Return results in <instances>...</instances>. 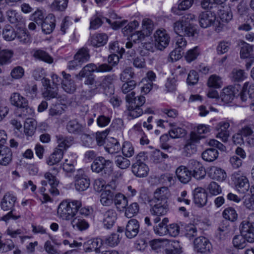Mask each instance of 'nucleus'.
<instances>
[{"label": "nucleus", "mask_w": 254, "mask_h": 254, "mask_svg": "<svg viewBox=\"0 0 254 254\" xmlns=\"http://www.w3.org/2000/svg\"><path fill=\"white\" fill-rule=\"evenodd\" d=\"M104 148L110 154L118 153L121 150L119 142L114 138L109 141Z\"/></svg>", "instance_id": "obj_48"}, {"label": "nucleus", "mask_w": 254, "mask_h": 254, "mask_svg": "<svg viewBox=\"0 0 254 254\" xmlns=\"http://www.w3.org/2000/svg\"><path fill=\"white\" fill-rule=\"evenodd\" d=\"M209 175L212 179L221 182L224 181L227 177L226 173L223 169L215 166L210 168Z\"/></svg>", "instance_id": "obj_39"}, {"label": "nucleus", "mask_w": 254, "mask_h": 254, "mask_svg": "<svg viewBox=\"0 0 254 254\" xmlns=\"http://www.w3.org/2000/svg\"><path fill=\"white\" fill-rule=\"evenodd\" d=\"M242 59H254V51L252 45L246 42L242 43L240 52Z\"/></svg>", "instance_id": "obj_41"}, {"label": "nucleus", "mask_w": 254, "mask_h": 254, "mask_svg": "<svg viewBox=\"0 0 254 254\" xmlns=\"http://www.w3.org/2000/svg\"><path fill=\"white\" fill-rule=\"evenodd\" d=\"M200 139V136L195 132H191L190 137L187 140L184 146V149L188 154H193L196 151V144L199 142Z\"/></svg>", "instance_id": "obj_21"}, {"label": "nucleus", "mask_w": 254, "mask_h": 254, "mask_svg": "<svg viewBox=\"0 0 254 254\" xmlns=\"http://www.w3.org/2000/svg\"><path fill=\"white\" fill-rule=\"evenodd\" d=\"M72 218L71 224L74 229L82 231L88 228L89 226L88 223L81 217L76 216Z\"/></svg>", "instance_id": "obj_37"}, {"label": "nucleus", "mask_w": 254, "mask_h": 254, "mask_svg": "<svg viewBox=\"0 0 254 254\" xmlns=\"http://www.w3.org/2000/svg\"><path fill=\"white\" fill-rule=\"evenodd\" d=\"M103 223L104 227L108 229H111L114 225L117 218V213L114 209H109L103 214Z\"/></svg>", "instance_id": "obj_31"}, {"label": "nucleus", "mask_w": 254, "mask_h": 254, "mask_svg": "<svg viewBox=\"0 0 254 254\" xmlns=\"http://www.w3.org/2000/svg\"><path fill=\"white\" fill-rule=\"evenodd\" d=\"M74 187L78 191H83L87 190L90 186V180L85 175L84 171L79 169L74 176Z\"/></svg>", "instance_id": "obj_8"}, {"label": "nucleus", "mask_w": 254, "mask_h": 254, "mask_svg": "<svg viewBox=\"0 0 254 254\" xmlns=\"http://www.w3.org/2000/svg\"><path fill=\"white\" fill-rule=\"evenodd\" d=\"M17 197L13 193L7 192L5 193L0 202V207L3 211H9L1 218L3 221H8L10 219L17 220L20 218V215H16L13 213L14 210Z\"/></svg>", "instance_id": "obj_4"}, {"label": "nucleus", "mask_w": 254, "mask_h": 254, "mask_svg": "<svg viewBox=\"0 0 254 254\" xmlns=\"http://www.w3.org/2000/svg\"><path fill=\"white\" fill-rule=\"evenodd\" d=\"M31 54L35 59L47 63L51 64L53 62L52 57L47 52L42 49H33Z\"/></svg>", "instance_id": "obj_38"}, {"label": "nucleus", "mask_w": 254, "mask_h": 254, "mask_svg": "<svg viewBox=\"0 0 254 254\" xmlns=\"http://www.w3.org/2000/svg\"><path fill=\"white\" fill-rule=\"evenodd\" d=\"M74 58L81 64L87 62L90 58L89 50L86 47L80 48L74 55Z\"/></svg>", "instance_id": "obj_52"}, {"label": "nucleus", "mask_w": 254, "mask_h": 254, "mask_svg": "<svg viewBox=\"0 0 254 254\" xmlns=\"http://www.w3.org/2000/svg\"><path fill=\"white\" fill-rule=\"evenodd\" d=\"M194 15L188 13L183 16L173 24L175 32L178 35H184L188 37H194L197 34L196 28L190 22L194 19Z\"/></svg>", "instance_id": "obj_2"}, {"label": "nucleus", "mask_w": 254, "mask_h": 254, "mask_svg": "<svg viewBox=\"0 0 254 254\" xmlns=\"http://www.w3.org/2000/svg\"><path fill=\"white\" fill-rule=\"evenodd\" d=\"M56 26V18L55 16L49 14L42 23V29L46 34H49L54 30Z\"/></svg>", "instance_id": "obj_28"}, {"label": "nucleus", "mask_w": 254, "mask_h": 254, "mask_svg": "<svg viewBox=\"0 0 254 254\" xmlns=\"http://www.w3.org/2000/svg\"><path fill=\"white\" fill-rule=\"evenodd\" d=\"M131 169L133 174L139 178L146 177L149 171V168L145 163H134L132 165Z\"/></svg>", "instance_id": "obj_34"}, {"label": "nucleus", "mask_w": 254, "mask_h": 254, "mask_svg": "<svg viewBox=\"0 0 254 254\" xmlns=\"http://www.w3.org/2000/svg\"><path fill=\"white\" fill-rule=\"evenodd\" d=\"M109 50L111 53L119 55L122 57L125 53L124 44L118 41L110 42L109 45Z\"/></svg>", "instance_id": "obj_43"}, {"label": "nucleus", "mask_w": 254, "mask_h": 254, "mask_svg": "<svg viewBox=\"0 0 254 254\" xmlns=\"http://www.w3.org/2000/svg\"><path fill=\"white\" fill-rule=\"evenodd\" d=\"M191 164L192 165V175L197 180L201 179L206 175V172L202 165L199 162L195 160L191 161Z\"/></svg>", "instance_id": "obj_35"}, {"label": "nucleus", "mask_w": 254, "mask_h": 254, "mask_svg": "<svg viewBox=\"0 0 254 254\" xmlns=\"http://www.w3.org/2000/svg\"><path fill=\"white\" fill-rule=\"evenodd\" d=\"M176 174L178 179L183 184L188 183L191 179L192 173L187 167L181 165L177 168Z\"/></svg>", "instance_id": "obj_27"}, {"label": "nucleus", "mask_w": 254, "mask_h": 254, "mask_svg": "<svg viewBox=\"0 0 254 254\" xmlns=\"http://www.w3.org/2000/svg\"><path fill=\"white\" fill-rule=\"evenodd\" d=\"M56 138L58 143V146L56 148H60L64 153L72 145L73 141L72 137L62 134L56 135Z\"/></svg>", "instance_id": "obj_25"}, {"label": "nucleus", "mask_w": 254, "mask_h": 254, "mask_svg": "<svg viewBox=\"0 0 254 254\" xmlns=\"http://www.w3.org/2000/svg\"><path fill=\"white\" fill-rule=\"evenodd\" d=\"M216 15L214 12L210 11H205L201 12L198 16V21L201 27L206 28L210 27L215 22Z\"/></svg>", "instance_id": "obj_16"}, {"label": "nucleus", "mask_w": 254, "mask_h": 254, "mask_svg": "<svg viewBox=\"0 0 254 254\" xmlns=\"http://www.w3.org/2000/svg\"><path fill=\"white\" fill-rule=\"evenodd\" d=\"M116 76L113 74L105 76L100 81V84L96 87V90L100 93H103L106 95L112 94L113 93V82L116 79Z\"/></svg>", "instance_id": "obj_9"}, {"label": "nucleus", "mask_w": 254, "mask_h": 254, "mask_svg": "<svg viewBox=\"0 0 254 254\" xmlns=\"http://www.w3.org/2000/svg\"><path fill=\"white\" fill-rule=\"evenodd\" d=\"M32 232L34 234L45 235L49 239H52V235L48 232L47 229L40 225L32 224L31 226Z\"/></svg>", "instance_id": "obj_61"}, {"label": "nucleus", "mask_w": 254, "mask_h": 254, "mask_svg": "<svg viewBox=\"0 0 254 254\" xmlns=\"http://www.w3.org/2000/svg\"><path fill=\"white\" fill-rule=\"evenodd\" d=\"M95 70V65L94 64H89L85 66L76 76L77 78L86 77L87 78L85 84L93 85L95 81L93 74Z\"/></svg>", "instance_id": "obj_15"}, {"label": "nucleus", "mask_w": 254, "mask_h": 254, "mask_svg": "<svg viewBox=\"0 0 254 254\" xmlns=\"http://www.w3.org/2000/svg\"><path fill=\"white\" fill-rule=\"evenodd\" d=\"M68 0H54L51 5L53 11H64L67 6Z\"/></svg>", "instance_id": "obj_60"}, {"label": "nucleus", "mask_w": 254, "mask_h": 254, "mask_svg": "<svg viewBox=\"0 0 254 254\" xmlns=\"http://www.w3.org/2000/svg\"><path fill=\"white\" fill-rule=\"evenodd\" d=\"M134 91L127 94L126 96V100L127 105L132 106L137 108H141L145 103V98L142 95L135 96Z\"/></svg>", "instance_id": "obj_24"}, {"label": "nucleus", "mask_w": 254, "mask_h": 254, "mask_svg": "<svg viewBox=\"0 0 254 254\" xmlns=\"http://www.w3.org/2000/svg\"><path fill=\"white\" fill-rule=\"evenodd\" d=\"M247 240L245 237L241 234L239 235L235 236L233 239L234 246L239 249L244 248L247 245Z\"/></svg>", "instance_id": "obj_63"}, {"label": "nucleus", "mask_w": 254, "mask_h": 254, "mask_svg": "<svg viewBox=\"0 0 254 254\" xmlns=\"http://www.w3.org/2000/svg\"><path fill=\"white\" fill-rule=\"evenodd\" d=\"M76 154H72L64 159L63 169L65 172L71 173L74 171V166L76 163Z\"/></svg>", "instance_id": "obj_40"}, {"label": "nucleus", "mask_w": 254, "mask_h": 254, "mask_svg": "<svg viewBox=\"0 0 254 254\" xmlns=\"http://www.w3.org/2000/svg\"><path fill=\"white\" fill-rule=\"evenodd\" d=\"M230 77L234 82H241L247 78V74L242 69H234L230 73Z\"/></svg>", "instance_id": "obj_56"}, {"label": "nucleus", "mask_w": 254, "mask_h": 254, "mask_svg": "<svg viewBox=\"0 0 254 254\" xmlns=\"http://www.w3.org/2000/svg\"><path fill=\"white\" fill-rule=\"evenodd\" d=\"M154 29L153 22L149 18H144L142 21V31L144 33L147 38L152 33Z\"/></svg>", "instance_id": "obj_54"}, {"label": "nucleus", "mask_w": 254, "mask_h": 254, "mask_svg": "<svg viewBox=\"0 0 254 254\" xmlns=\"http://www.w3.org/2000/svg\"><path fill=\"white\" fill-rule=\"evenodd\" d=\"M64 153L60 148H55L53 152L46 159V162L49 166L58 164L63 157Z\"/></svg>", "instance_id": "obj_30"}, {"label": "nucleus", "mask_w": 254, "mask_h": 254, "mask_svg": "<svg viewBox=\"0 0 254 254\" xmlns=\"http://www.w3.org/2000/svg\"><path fill=\"white\" fill-rule=\"evenodd\" d=\"M207 200V193L202 188H197L193 191V201L198 207L205 205Z\"/></svg>", "instance_id": "obj_22"}, {"label": "nucleus", "mask_w": 254, "mask_h": 254, "mask_svg": "<svg viewBox=\"0 0 254 254\" xmlns=\"http://www.w3.org/2000/svg\"><path fill=\"white\" fill-rule=\"evenodd\" d=\"M11 104L18 108L29 110L30 113H32L33 110L28 107V102L27 99L22 96L19 93L15 92L11 94L10 98Z\"/></svg>", "instance_id": "obj_17"}, {"label": "nucleus", "mask_w": 254, "mask_h": 254, "mask_svg": "<svg viewBox=\"0 0 254 254\" xmlns=\"http://www.w3.org/2000/svg\"><path fill=\"white\" fill-rule=\"evenodd\" d=\"M96 186H98L97 190L101 191L100 195V202L102 205L110 206L114 202V194L112 190H115L116 185L115 181H111L106 185L105 181L103 179L96 180Z\"/></svg>", "instance_id": "obj_3"}, {"label": "nucleus", "mask_w": 254, "mask_h": 254, "mask_svg": "<svg viewBox=\"0 0 254 254\" xmlns=\"http://www.w3.org/2000/svg\"><path fill=\"white\" fill-rule=\"evenodd\" d=\"M223 217L226 220L231 222L235 221L238 218V214L234 208L228 207L223 211Z\"/></svg>", "instance_id": "obj_58"}, {"label": "nucleus", "mask_w": 254, "mask_h": 254, "mask_svg": "<svg viewBox=\"0 0 254 254\" xmlns=\"http://www.w3.org/2000/svg\"><path fill=\"white\" fill-rule=\"evenodd\" d=\"M44 177L46 179L48 180L49 183L51 186L49 189L50 193L53 196H56L60 194V191L57 188L59 184V181L57 179L56 176H54L50 173H46L44 175Z\"/></svg>", "instance_id": "obj_32"}, {"label": "nucleus", "mask_w": 254, "mask_h": 254, "mask_svg": "<svg viewBox=\"0 0 254 254\" xmlns=\"http://www.w3.org/2000/svg\"><path fill=\"white\" fill-rule=\"evenodd\" d=\"M139 230V223L138 221L132 219L129 220L125 228V235L129 239H132L137 236Z\"/></svg>", "instance_id": "obj_20"}, {"label": "nucleus", "mask_w": 254, "mask_h": 254, "mask_svg": "<svg viewBox=\"0 0 254 254\" xmlns=\"http://www.w3.org/2000/svg\"><path fill=\"white\" fill-rule=\"evenodd\" d=\"M12 50L4 49L0 51V65H6L11 62V59L13 56Z\"/></svg>", "instance_id": "obj_44"}, {"label": "nucleus", "mask_w": 254, "mask_h": 254, "mask_svg": "<svg viewBox=\"0 0 254 254\" xmlns=\"http://www.w3.org/2000/svg\"><path fill=\"white\" fill-rule=\"evenodd\" d=\"M113 163L103 157L96 158V173H100L104 178H108L113 171Z\"/></svg>", "instance_id": "obj_6"}, {"label": "nucleus", "mask_w": 254, "mask_h": 254, "mask_svg": "<svg viewBox=\"0 0 254 254\" xmlns=\"http://www.w3.org/2000/svg\"><path fill=\"white\" fill-rule=\"evenodd\" d=\"M127 110L125 114L128 120H133L141 116L143 111L141 108H137L133 107L132 105H127Z\"/></svg>", "instance_id": "obj_42"}, {"label": "nucleus", "mask_w": 254, "mask_h": 254, "mask_svg": "<svg viewBox=\"0 0 254 254\" xmlns=\"http://www.w3.org/2000/svg\"><path fill=\"white\" fill-rule=\"evenodd\" d=\"M2 35L5 40L11 41L15 39L16 31L11 26L7 25L3 30Z\"/></svg>", "instance_id": "obj_59"}, {"label": "nucleus", "mask_w": 254, "mask_h": 254, "mask_svg": "<svg viewBox=\"0 0 254 254\" xmlns=\"http://www.w3.org/2000/svg\"><path fill=\"white\" fill-rule=\"evenodd\" d=\"M168 155L159 150L153 151L150 155V160L154 163L157 164L162 162L164 159L168 158Z\"/></svg>", "instance_id": "obj_50"}, {"label": "nucleus", "mask_w": 254, "mask_h": 254, "mask_svg": "<svg viewBox=\"0 0 254 254\" xmlns=\"http://www.w3.org/2000/svg\"><path fill=\"white\" fill-rule=\"evenodd\" d=\"M218 156V152L215 148H209L205 150L202 153V158L203 160L212 162L217 158Z\"/></svg>", "instance_id": "obj_53"}, {"label": "nucleus", "mask_w": 254, "mask_h": 254, "mask_svg": "<svg viewBox=\"0 0 254 254\" xmlns=\"http://www.w3.org/2000/svg\"><path fill=\"white\" fill-rule=\"evenodd\" d=\"M22 44L28 45L32 41L31 36L26 28H18L16 31L15 39Z\"/></svg>", "instance_id": "obj_29"}, {"label": "nucleus", "mask_w": 254, "mask_h": 254, "mask_svg": "<svg viewBox=\"0 0 254 254\" xmlns=\"http://www.w3.org/2000/svg\"><path fill=\"white\" fill-rule=\"evenodd\" d=\"M37 127V123L32 119H27L24 126V132L27 136H31L34 134Z\"/></svg>", "instance_id": "obj_45"}, {"label": "nucleus", "mask_w": 254, "mask_h": 254, "mask_svg": "<svg viewBox=\"0 0 254 254\" xmlns=\"http://www.w3.org/2000/svg\"><path fill=\"white\" fill-rule=\"evenodd\" d=\"M62 74L63 77L61 83L62 88L68 93H73L76 89L74 81L71 78L70 74L64 71L62 72Z\"/></svg>", "instance_id": "obj_19"}, {"label": "nucleus", "mask_w": 254, "mask_h": 254, "mask_svg": "<svg viewBox=\"0 0 254 254\" xmlns=\"http://www.w3.org/2000/svg\"><path fill=\"white\" fill-rule=\"evenodd\" d=\"M66 129L70 133L81 134L85 130V124H80L75 120H72L67 123Z\"/></svg>", "instance_id": "obj_36"}, {"label": "nucleus", "mask_w": 254, "mask_h": 254, "mask_svg": "<svg viewBox=\"0 0 254 254\" xmlns=\"http://www.w3.org/2000/svg\"><path fill=\"white\" fill-rule=\"evenodd\" d=\"M195 250L200 253L208 254L212 249V246L210 242L206 238L199 237L194 241Z\"/></svg>", "instance_id": "obj_13"}, {"label": "nucleus", "mask_w": 254, "mask_h": 254, "mask_svg": "<svg viewBox=\"0 0 254 254\" xmlns=\"http://www.w3.org/2000/svg\"><path fill=\"white\" fill-rule=\"evenodd\" d=\"M223 81L222 78L216 74L211 75L208 79L207 85L210 88H220L222 87Z\"/></svg>", "instance_id": "obj_49"}, {"label": "nucleus", "mask_w": 254, "mask_h": 254, "mask_svg": "<svg viewBox=\"0 0 254 254\" xmlns=\"http://www.w3.org/2000/svg\"><path fill=\"white\" fill-rule=\"evenodd\" d=\"M155 45L160 50L165 49L170 42V36L165 29H158L154 34Z\"/></svg>", "instance_id": "obj_12"}, {"label": "nucleus", "mask_w": 254, "mask_h": 254, "mask_svg": "<svg viewBox=\"0 0 254 254\" xmlns=\"http://www.w3.org/2000/svg\"><path fill=\"white\" fill-rule=\"evenodd\" d=\"M122 151L123 154L126 157H130L133 156L134 153V149L132 144L128 141L124 142Z\"/></svg>", "instance_id": "obj_62"}, {"label": "nucleus", "mask_w": 254, "mask_h": 254, "mask_svg": "<svg viewBox=\"0 0 254 254\" xmlns=\"http://www.w3.org/2000/svg\"><path fill=\"white\" fill-rule=\"evenodd\" d=\"M201 53L200 49L199 47L196 46L189 50L185 56V59L189 63L196 60L200 55Z\"/></svg>", "instance_id": "obj_55"}, {"label": "nucleus", "mask_w": 254, "mask_h": 254, "mask_svg": "<svg viewBox=\"0 0 254 254\" xmlns=\"http://www.w3.org/2000/svg\"><path fill=\"white\" fill-rule=\"evenodd\" d=\"M238 92V90L235 87L228 86L223 88L220 94V98L225 103H231L234 100Z\"/></svg>", "instance_id": "obj_23"}, {"label": "nucleus", "mask_w": 254, "mask_h": 254, "mask_svg": "<svg viewBox=\"0 0 254 254\" xmlns=\"http://www.w3.org/2000/svg\"><path fill=\"white\" fill-rule=\"evenodd\" d=\"M43 90L42 91L43 97L46 100L57 98L58 95V87L54 84H52L51 81L48 78H44L42 80Z\"/></svg>", "instance_id": "obj_7"}, {"label": "nucleus", "mask_w": 254, "mask_h": 254, "mask_svg": "<svg viewBox=\"0 0 254 254\" xmlns=\"http://www.w3.org/2000/svg\"><path fill=\"white\" fill-rule=\"evenodd\" d=\"M8 20L13 24H17L23 21L22 15L15 10L9 9L6 11Z\"/></svg>", "instance_id": "obj_51"}, {"label": "nucleus", "mask_w": 254, "mask_h": 254, "mask_svg": "<svg viewBox=\"0 0 254 254\" xmlns=\"http://www.w3.org/2000/svg\"><path fill=\"white\" fill-rule=\"evenodd\" d=\"M169 190L167 187L158 188L154 192L153 198L150 201L153 202H168Z\"/></svg>", "instance_id": "obj_26"}, {"label": "nucleus", "mask_w": 254, "mask_h": 254, "mask_svg": "<svg viewBox=\"0 0 254 254\" xmlns=\"http://www.w3.org/2000/svg\"><path fill=\"white\" fill-rule=\"evenodd\" d=\"M78 211L80 215L86 216L91 213L92 209L89 207H82V203L79 200L67 199L60 203L57 213L59 218L69 220L75 216Z\"/></svg>", "instance_id": "obj_1"}, {"label": "nucleus", "mask_w": 254, "mask_h": 254, "mask_svg": "<svg viewBox=\"0 0 254 254\" xmlns=\"http://www.w3.org/2000/svg\"><path fill=\"white\" fill-rule=\"evenodd\" d=\"M240 232L248 242H254V223L243 221L240 224Z\"/></svg>", "instance_id": "obj_14"}, {"label": "nucleus", "mask_w": 254, "mask_h": 254, "mask_svg": "<svg viewBox=\"0 0 254 254\" xmlns=\"http://www.w3.org/2000/svg\"><path fill=\"white\" fill-rule=\"evenodd\" d=\"M221 7H222L221 6ZM218 15L220 18V21L222 22L228 23L232 19V13L229 8L224 9L223 8H219L218 11Z\"/></svg>", "instance_id": "obj_57"}, {"label": "nucleus", "mask_w": 254, "mask_h": 254, "mask_svg": "<svg viewBox=\"0 0 254 254\" xmlns=\"http://www.w3.org/2000/svg\"><path fill=\"white\" fill-rule=\"evenodd\" d=\"M151 208L150 213L153 215L162 216L165 215L169 211V208L168 202H150Z\"/></svg>", "instance_id": "obj_18"}, {"label": "nucleus", "mask_w": 254, "mask_h": 254, "mask_svg": "<svg viewBox=\"0 0 254 254\" xmlns=\"http://www.w3.org/2000/svg\"><path fill=\"white\" fill-rule=\"evenodd\" d=\"M24 91L26 95L31 99L36 98L38 94V88L35 84H28L26 85L24 88Z\"/></svg>", "instance_id": "obj_64"}, {"label": "nucleus", "mask_w": 254, "mask_h": 254, "mask_svg": "<svg viewBox=\"0 0 254 254\" xmlns=\"http://www.w3.org/2000/svg\"><path fill=\"white\" fill-rule=\"evenodd\" d=\"M231 121L228 119H224L218 123L215 127L216 130L218 131L217 137L221 139L223 142L228 140L230 135L228 128L230 126Z\"/></svg>", "instance_id": "obj_10"}, {"label": "nucleus", "mask_w": 254, "mask_h": 254, "mask_svg": "<svg viewBox=\"0 0 254 254\" xmlns=\"http://www.w3.org/2000/svg\"><path fill=\"white\" fill-rule=\"evenodd\" d=\"M114 202L117 208L120 211L125 208L127 204V198L121 193H118L114 196Z\"/></svg>", "instance_id": "obj_47"}, {"label": "nucleus", "mask_w": 254, "mask_h": 254, "mask_svg": "<svg viewBox=\"0 0 254 254\" xmlns=\"http://www.w3.org/2000/svg\"><path fill=\"white\" fill-rule=\"evenodd\" d=\"M194 0H179V3L177 7H174L172 9V12L177 15H180V10H185L189 9L193 4Z\"/></svg>", "instance_id": "obj_46"}, {"label": "nucleus", "mask_w": 254, "mask_h": 254, "mask_svg": "<svg viewBox=\"0 0 254 254\" xmlns=\"http://www.w3.org/2000/svg\"><path fill=\"white\" fill-rule=\"evenodd\" d=\"M254 97V83L252 82H245L243 86L242 90L237 96L242 103H245L251 98Z\"/></svg>", "instance_id": "obj_11"}, {"label": "nucleus", "mask_w": 254, "mask_h": 254, "mask_svg": "<svg viewBox=\"0 0 254 254\" xmlns=\"http://www.w3.org/2000/svg\"><path fill=\"white\" fill-rule=\"evenodd\" d=\"M12 152L7 146L0 147V165L6 166L11 161Z\"/></svg>", "instance_id": "obj_33"}, {"label": "nucleus", "mask_w": 254, "mask_h": 254, "mask_svg": "<svg viewBox=\"0 0 254 254\" xmlns=\"http://www.w3.org/2000/svg\"><path fill=\"white\" fill-rule=\"evenodd\" d=\"M236 190L240 193L245 194L250 189V183L246 176L239 172L234 173L231 177Z\"/></svg>", "instance_id": "obj_5"}]
</instances>
